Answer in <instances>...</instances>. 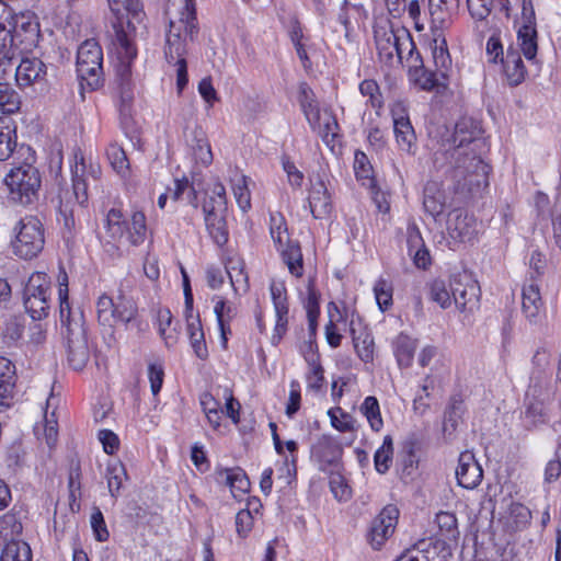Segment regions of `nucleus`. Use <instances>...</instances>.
I'll use <instances>...</instances> for the list:
<instances>
[{"label":"nucleus","instance_id":"obj_1","mask_svg":"<svg viewBox=\"0 0 561 561\" xmlns=\"http://www.w3.org/2000/svg\"><path fill=\"white\" fill-rule=\"evenodd\" d=\"M481 135V127L477 121L469 117L459 119L455 125L450 139L443 141L439 149L433 153L435 167L442 168V160H450V176L457 188L467 190L488 186V176L491 167L479 156L467 152L463 147L477 141Z\"/></svg>","mask_w":561,"mask_h":561},{"label":"nucleus","instance_id":"obj_2","mask_svg":"<svg viewBox=\"0 0 561 561\" xmlns=\"http://www.w3.org/2000/svg\"><path fill=\"white\" fill-rule=\"evenodd\" d=\"M39 22L35 13H9L0 22V67L11 64L20 54L31 51L41 38Z\"/></svg>","mask_w":561,"mask_h":561},{"label":"nucleus","instance_id":"obj_3","mask_svg":"<svg viewBox=\"0 0 561 561\" xmlns=\"http://www.w3.org/2000/svg\"><path fill=\"white\" fill-rule=\"evenodd\" d=\"M195 0H184L178 20H170L165 37L164 56L169 64L185 58L187 42H193L198 34Z\"/></svg>","mask_w":561,"mask_h":561},{"label":"nucleus","instance_id":"obj_4","mask_svg":"<svg viewBox=\"0 0 561 561\" xmlns=\"http://www.w3.org/2000/svg\"><path fill=\"white\" fill-rule=\"evenodd\" d=\"M60 333L65 340L68 364L75 370H82L89 362L90 348L84 318L80 309H76L73 316L68 317L67 320H60Z\"/></svg>","mask_w":561,"mask_h":561},{"label":"nucleus","instance_id":"obj_5","mask_svg":"<svg viewBox=\"0 0 561 561\" xmlns=\"http://www.w3.org/2000/svg\"><path fill=\"white\" fill-rule=\"evenodd\" d=\"M115 33L114 45L119 64L116 69L117 82L121 91L123 110L133 100L131 90V61L137 57V48L123 26L119 18L113 23Z\"/></svg>","mask_w":561,"mask_h":561},{"label":"nucleus","instance_id":"obj_6","mask_svg":"<svg viewBox=\"0 0 561 561\" xmlns=\"http://www.w3.org/2000/svg\"><path fill=\"white\" fill-rule=\"evenodd\" d=\"M4 183L13 202L27 206L38 201L42 176L33 164L23 163L11 169L4 178Z\"/></svg>","mask_w":561,"mask_h":561},{"label":"nucleus","instance_id":"obj_7","mask_svg":"<svg viewBox=\"0 0 561 561\" xmlns=\"http://www.w3.org/2000/svg\"><path fill=\"white\" fill-rule=\"evenodd\" d=\"M11 248L14 255L23 260L36 257L45 244V229L35 216L21 218L13 228Z\"/></svg>","mask_w":561,"mask_h":561},{"label":"nucleus","instance_id":"obj_8","mask_svg":"<svg viewBox=\"0 0 561 561\" xmlns=\"http://www.w3.org/2000/svg\"><path fill=\"white\" fill-rule=\"evenodd\" d=\"M103 51L95 39L84 41L77 51V73L81 88L95 91L103 85Z\"/></svg>","mask_w":561,"mask_h":561},{"label":"nucleus","instance_id":"obj_9","mask_svg":"<svg viewBox=\"0 0 561 561\" xmlns=\"http://www.w3.org/2000/svg\"><path fill=\"white\" fill-rule=\"evenodd\" d=\"M51 280L43 272L33 273L23 290V304L33 320H42L49 314Z\"/></svg>","mask_w":561,"mask_h":561},{"label":"nucleus","instance_id":"obj_10","mask_svg":"<svg viewBox=\"0 0 561 561\" xmlns=\"http://www.w3.org/2000/svg\"><path fill=\"white\" fill-rule=\"evenodd\" d=\"M73 160L75 163L71 165L72 192L77 204L82 206L88 202V188L91 181L96 184L102 170L99 162L93 161L91 157L87 160L79 148L73 150Z\"/></svg>","mask_w":561,"mask_h":561},{"label":"nucleus","instance_id":"obj_11","mask_svg":"<svg viewBox=\"0 0 561 561\" xmlns=\"http://www.w3.org/2000/svg\"><path fill=\"white\" fill-rule=\"evenodd\" d=\"M450 291L456 307L461 312H473L479 308L481 289L471 274L460 273L451 277Z\"/></svg>","mask_w":561,"mask_h":561},{"label":"nucleus","instance_id":"obj_12","mask_svg":"<svg viewBox=\"0 0 561 561\" xmlns=\"http://www.w3.org/2000/svg\"><path fill=\"white\" fill-rule=\"evenodd\" d=\"M399 510L396 505L388 504L371 520L367 541L374 550H380L385 542L393 535L398 524Z\"/></svg>","mask_w":561,"mask_h":561},{"label":"nucleus","instance_id":"obj_13","mask_svg":"<svg viewBox=\"0 0 561 561\" xmlns=\"http://www.w3.org/2000/svg\"><path fill=\"white\" fill-rule=\"evenodd\" d=\"M206 229L214 242L222 247L228 242L229 231L227 227L226 214L227 207H224L221 201H217L214 206H203Z\"/></svg>","mask_w":561,"mask_h":561},{"label":"nucleus","instance_id":"obj_14","mask_svg":"<svg viewBox=\"0 0 561 561\" xmlns=\"http://www.w3.org/2000/svg\"><path fill=\"white\" fill-rule=\"evenodd\" d=\"M407 550L413 553L417 561H448L451 557L450 543L436 537L420 539Z\"/></svg>","mask_w":561,"mask_h":561},{"label":"nucleus","instance_id":"obj_15","mask_svg":"<svg viewBox=\"0 0 561 561\" xmlns=\"http://www.w3.org/2000/svg\"><path fill=\"white\" fill-rule=\"evenodd\" d=\"M482 478L483 470L477 461L474 454L469 450L461 453L456 468L458 485L463 489L472 490L481 483Z\"/></svg>","mask_w":561,"mask_h":561},{"label":"nucleus","instance_id":"obj_16","mask_svg":"<svg viewBox=\"0 0 561 561\" xmlns=\"http://www.w3.org/2000/svg\"><path fill=\"white\" fill-rule=\"evenodd\" d=\"M311 458L317 461L319 470L325 471L329 467L339 462L342 456V447L329 435H322L311 446Z\"/></svg>","mask_w":561,"mask_h":561},{"label":"nucleus","instance_id":"obj_17","mask_svg":"<svg viewBox=\"0 0 561 561\" xmlns=\"http://www.w3.org/2000/svg\"><path fill=\"white\" fill-rule=\"evenodd\" d=\"M47 76V66L39 58H22L15 69V80L20 88L31 87L33 84L45 83Z\"/></svg>","mask_w":561,"mask_h":561},{"label":"nucleus","instance_id":"obj_18","mask_svg":"<svg viewBox=\"0 0 561 561\" xmlns=\"http://www.w3.org/2000/svg\"><path fill=\"white\" fill-rule=\"evenodd\" d=\"M308 203L310 211L316 219L327 218L332 213V197L321 176H318L314 182H311Z\"/></svg>","mask_w":561,"mask_h":561},{"label":"nucleus","instance_id":"obj_19","mask_svg":"<svg viewBox=\"0 0 561 561\" xmlns=\"http://www.w3.org/2000/svg\"><path fill=\"white\" fill-rule=\"evenodd\" d=\"M459 0H430L431 31L433 35L442 36L449 26L453 16L458 12Z\"/></svg>","mask_w":561,"mask_h":561},{"label":"nucleus","instance_id":"obj_20","mask_svg":"<svg viewBox=\"0 0 561 561\" xmlns=\"http://www.w3.org/2000/svg\"><path fill=\"white\" fill-rule=\"evenodd\" d=\"M447 232L456 242L469 241L474 232V219L462 209H454L448 214Z\"/></svg>","mask_w":561,"mask_h":561},{"label":"nucleus","instance_id":"obj_21","mask_svg":"<svg viewBox=\"0 0 561 561\" xmlns=\"http://www.w3.org/2000/svg\"><path fill=\"white\" fill-rule=\"evenodd\" d=\"M543 301L539 286L535 282L525 284L522 290V312L530 324H538L542 319Z\"/></svg>","mask_w":561,"mask_h":561},{"label":"nucleus","instance_id":"obj_22","mask_svg":"<svg viewBox=\"0 0 561 561\" xmlns=\"http://www.w3.org/2000/svg\"><path fill=\"white\" fill-rule=\"evenodd\" d=\"M376 48L381 62L392 66L397 56L398 30H382L375 32Z\"/></svg>","mask_w":561,"mask_h":561},{"label":"nucleus","instance_id":"obj_23","mask_svg":"<svg viewBox=\"0 0 561 561\" xmlns=\"http://www.w3.org/2000/svg\"><path fill=\"white\" fill-rule=\"evenodd\" d=\"M15 387V366L5 357H0V412L10 407Z\"/></svg>","mask_w":561,"mask_h":561},{"label":"nucleus","instance_id":"obj_24","mask_svg":"<svg viewBox=\"0 0 561 561\" xmlns=\"http://www.w3.org/2000/svg\"><path fill=\"white\" fill-rule=\"evenodd\" d=\"M501 62L503 64L510 85H518L525 80L527 71L518 50L510 47Z\"/></svg>","mask_w":561,"mask_h":561},{"label":"nucleus","instance_id":"obj_25","mask_svg":"<svg viewBox=\"0 0 561 561\" xmlns=\"http://www.w3.org/2000/svg\"><path fill=\"white\" fill-rule=\"evenodd\" d=\"M18 146L16 124L9 117H0V162L8 160Z\"/></svg>","mask_w":561,"mask_h":561},{"label":"nucleus","instance_id":"obj_26","mask_svg":"<svg viewBox=\"0 0 561 561\" xmlns=\"http://www.w3.org/2000/svg\"><path fill=\"white\" fill-rule=\"evenodd\" d=\"M393 130L400 149L414 154L416 150V136L409 117L401 116L394 118Z\"/></svg>","mask_w":561,"mask_h":561},{"label":"nucleus","instance_id":"obj_27","mask_svg":"<svg viewBox=\"0 0 561 561\" xmlns=\"http://www.w3.org/2000/svg\"><path fill=\"white\" fill-rule=\"evenodd\" d=\"M213 300H216L214 312L216 314L220 330L221 344L224 348H226L228 343V335L231 334L229 323L236 317L237 309L221 297H215Z\"/></svg>","mask_w":561,"mask_h":561},{"label":"nucleus","instance_id":"obj_28","mask_svg":"<svg viewBox=\"0 0 561 561\" xmlns=\"http://www.w3.org/2000/svg\"><path fill=\"white\" fill-rule=\"evenodd\" d=\"M187 321V333L190 336L192 348L195 355L201 359H206L208 357V350L205 342L204 331L202 327V322L199 316H194L192 313V318H186Z\"/></svg>","mask_w":561,"mask_h":561},{"label":"nucleus","instance_id":"obj_29","mask_svg":"<svg viewBox=\"0 0 561 561\" xmlns=\"http://www.w3.org/2000/svg\"><path fill=\"white\" fill-rule=\"evenodd\" d=\"M277 250L280 252L283 262L287 265L289 273L296 277H301L304 273V261L299 242H287V244Z\"/></svg>","mask_w":561,"mask_h":561},{"label":"nucleus","instance_id":"obj_30","mask_svg":"<svg viewBox=\"0 0 561 561\" xmlns=\"http://www.w3.org/2000/svg\"><path fill=\"white\" fill-rule=\"evenodd\" d=\"M410 79L423 91H433L439 88L446 89V80H443L437 71H432L425 66L419 70H409Z\"/></svg>","mask_w":561,"mask_h":561},{"label":"nucleus","instance_id":"obj_31","mask_svg":"<svg viewBox=\"0 0 561 561\" xmlns=\"http://www.w3.org/2000/svg\"><path fill=\"white\" fill-rule=\"evenodd\" d=\"M298 101L309 124H316L320 118V110L313 90L306 82L299 84Z\"/></svg>","mask_w":561,"mask_h":561},{"label":"nucleus","instance_id":"obj_32","mask_svg":"<svg viewBox=\"0 0 561 561\" xmlns=\"http://www.w3.org/2000/svg\"><path fill=\"white\" fill-rule=\"evenodd\" d=\"M351 335L354 344V348L358 357L365 362H371L374 358V337L366 330L363 329L359 332L354 328V321H351Z\"/></svg>","mask_w":561,"mask_h":561},{"label":"nucleus","instance_id":"obj_33","mask_svg":"<svg viewBox=\"0 0 561 561\" xmlns=\"http://www.w3.org/2000/svg\"><path fill=\"white\" fill-rule=\"evenodd\" d=\"M433 60L436 68L437 73L443 80H447L448 70L451 67V58L448 51L447 42L445 37L442 35H433Z\"/></svg>","mask_w":561,"mask_h":561},{"label":"nucleus","instance_id":"obj_34","mask_svg":"<svg viewBox=\"0 0 561 561\" xmlns=\"http://www.w3.org/2000/svg\"><path fill=\"white\" fill-rule=\"evenodd\" d=\"M288 36L290 42L293 43L296 54L304 67L305 70H311L312 61L308 56V51L306 48V44L304 43L305 34L302 31V26L297 19H293L288 28Z\"/></svg>","mask_w":561,"mask_h":561},{"label":"nucleus","instance_id":"obj_35","mask_svg":"<svg viewBox=\"0 0 561 561\" xmlns=\"http://www.w3.org/2000/svg\"><path fill=\"white\" fill-rule=\"evenodd\" d=\"M217 481L230 486L232 493L234 491L247 493L250 489V480L241 468L219 470Z\"/></svg>","mask_w":561,"mask_h":561},{"label":"nucleus","instance_id":"obj_36","mask_svg":"<svg viewBox=\"0 0 561 561\" xmlns=\"http://www.w3.org/2000/svg\"><path fill=\"white\" fill-rule=\"evenodd\" d=\"M436 524L438 526V539L447 542L457 541L459 537L458 523L456 515L450 512H439L436 514Z\"/></svg>","mask_w":561,"mask_h":561},{"label":"nucleus","instance_id":"obj_37","mask_svg":"<svg viewBox=\"0 0 561 561\" xmlns=\"http://www.w3.org/2000/svg\"><path fill=\"white\" fill-rule=\"evenodd\" d=\"M538 33L536 25H522L517 32V39L524 56L528 60L535 59L538 50Z\"/></svg>","mask_w":561,"mask_h":561},{"label":"nucleus","instance_id":"obj_38","mask_svg":"<svg viewBox=\"0 0 561 561\" xmlns=\"http://www.w3.org/2000/svg\"><path fill=\"white\" fill-rule=\"evenodd\" d=\"M125 233L130 244L137 247L144 243L147 234L146 216L142 211H134L127 221Z\"/></svg>","mask_w":561,"mask_h":561},{"label":"nucleus","instance_id":"obj_39","mask_svg":"<svg viewBox=\"0 0 561 561\" xmlns=\"http://www.w3.org/2000/svg\"><path fill=\"white\" fill-rule=\"evenodd\" d=\"M394 355L399 366L409 367L412 364L416 348L415 341L405 334H399L393 342Z\"/></svg>","mask_w":561,"mask_h":561},{"label":"nucleus","instance_id":"obj_40","mask_svg":"<svg viewBox=\"0 0 561 561\" xmlns=\"http://www.w3.org/2000/svg\"><path fill=\"white\" fill-rule=\"evenodd\" d=\"M270 233L276 249L283 248L287 242H291L285 217L280 213H271Z\"/></svg>","mask_w":561,"mask_h":561},{"label":"nucleus","instance_id":"obj_41","mask_svg":"<svg viewBox=\"0 0 561 561\" xmlns=\"http://www.w3.org/2000/svg\"><path fill=\"white\" fill-rule=\"evenodd\" d=\"M393 458V439L390 435L383 437L382 445L374 455V465L378 473L385 474L392 463Z\"/></svg>","mask_w":561,"mask_h":561},{"label":"nucleus","instance_id":"obj_42","mask_svg":"<svg viewBox=\"0 0 561 561\" xmlns=\"http://www.w3.org/2000/svg\"><path fill=\"white\" fill-rule=\"evenodd\" d=\"M21 103V96L14 88L0 82V112L5 115L14 114L20 110Z\"/></svg>","mask_w":561,"mask_h":561},{"label":"nucleus","instance_id":"obj_43","mask_svg":"<svg viewBox=\"0 0 561 561\" xmlns=\"http://www.w3.org/2000/svg\"><path fill=\"white\" fill-rule=\"evenodd\" d=\"M359 411L365 415L374 432L381 431L383 427V421L380 413L379 402L376 397H366L364 402L360 404Z\"/></svg>","mask_w":561,"mask_h":561},{"label":"nucleus","instance_id":"obj_44","mask_svg":"<svg viewBox=\"0 0 561 561\" xmlns=\"http://www.w3.org/2000/svg\"><path fill=\"white\" fill-rule=\"evenodd\" d=\"M1 561H32V550L25 541L10 540L2 550Z\"/></svg>","mask_w":561,"mask_h":561},{"label":"nucleus","instance_id":"obj_45","mask_svg":"<svg viewBox=\"0 0 561 561\" xmlns=\"http://www.w3.org/2000/svg\"><path fill=\"white\" fill-rule=\"evenodd\" d=\"M58 282V298H59V320L68 319L73 316L75 311L69 302V288H68V275L61 267L57 277Z\"/></svg>","mask_w":561,"mask_h":561},{"label":"nucleus","instance_id":"obj_46","mask_svg":"<svg viewBox=\"0 0 561 561\" xmlns=\"http://www.w3.org/2000/svg\"><path fill=\"white\" fill-rule=\"evenodd\" d=\"M127 220L121 209L111 208L105 217L106 233L113 240L121 239L125 234Z\"/></svg>","mask_w":561,"mask_h":561},{"label":"nucleus","instance_id":"obj_47","mask_svg":"<svg viewBox=\"0 0 561 561\" xmlns=\"http://www.w3.org/2000/svg\"><path fill=\"white\" fill-rule=\"evenodd\" d=\"M127 478L126 469L121 461H114L107 465L106 479L111 495L117 497L122 488L123 480Z\"/></svg>","mask_w":561,"mask_h":561},{"label":"nucleus","instance_id":"obj_48","mask_svg":"<svg viewBox=\"0 0 561 561\" xmlns=\"http://www.w3.org/2000/svg\"><path fill=\"white\" fill-rule=\"evenodd\" d=\"M430 298L434 302L438 304L443 309H447L451 306V291L449 284L447 285L444 279H434L428 285Z\"/></svg>","mask_w":561,"mask_h":561},{"label":"nucleus","instance_id":"obj_49","mask_svg":"<svg viewBox=\"0 0 561 561\" xmlns=\"http://www.w3.org/2000/svg\"><path fill=\"white\" fill-rule=\"evenodd\" d=\"M331 425L341 433L354 432L355 420L354 417L344 412L341 408L330 409L328 411Z\"/></svg>","mask_w":561,"mask_h":561},{"label":"nucleus","instance_id":"obj_50","mask_svg":"<svg viewBox=\"0 0 561 561\" xmlns=\"http://www.w3.org/2000/svg\"><path fill=\"white\" fill-rule=\"evenodd\" d=\"M392 284L387 279L379 278L374 285L375 298L381 311H386L392 306Z\"/></svg>","mask_w":561,"mask_h":561},{"label":"nucleus","instance_id":"obj_51","mask_svg":"<svg viewBox=\"0 0 561 561\" xmlns=\"http://www.w3.org/2000/svg\"><path fill=\"white\" fill-rule=\"evenodd\" d=\"M58 221L62 225V238L67 241L73 238L76 221L73 217V208L69 202L59 205Z\"/></svg>","mask_w":561,"mask_h":561},{"label":"nucleus","instance_id":"obj_52","mask_svg":"<svg viewBox=\"0 0 561 561\" xmlns=\"http://www.w3.org/2000/svg\"><path fill=\"white\" fill-rule=\"evenodd\" d=\"M115 302L112 297L102 295L96 302V314L99 323L113 327L114 324Z\"/></svg>","mask_w":561,"mask_h":561},{"label":"nucleus","instance_id":"obj_53","mask_svg":"<svg viewBox=\"0 0 561 561\" xmlns=\"http://www.w3.org/2000/svg\"><path fill=\"white\" fill-rule=\"evenodd\" d=\"M305 359L311 367V370L307 376L308 386L313 390H319L324 382V370L321 364L319 363V356H316L314 354L309 356L308 354L305 353Z\"/></svg>","mask_w":561,"mask_h":561},{"label":"nucleus","instance_id":"obj_54","mask_svg":"<svg viewBox=\"0 0 561 561\" xmlns=\"http://www.w3.org/2000/svg\"><path fill=\"white\" fill-rule=\"evenodd\" d=\"M23 530L22 522L14 510L8 512L0 518V533L4 534L5 537L12 539L21 535Z\"/></svg>","mask_w":561,"mask_h":561},{"label":"nucleus","instance_id":"obj_55","mask_svg":"<svg viewBox=\"0 0 561 561\" xmlns=\"http://www.w3.org/2000/svg\"><path fill=\"white\" fill-rule=\"evenodd\" d=\"M398 39L397 58L398 61L402 64L403 59L405 58V53L408 57H413V54L416 53V45L410 32L404 27L398 30Z\"/></svg>","mask_w":561,"mask_h":561},{"label":"nucleus","instance_id":"obj_56","mask_svg":"<svg viewBox=\"0 0 561 561\" xmlns=\"http://www.w3.org/2000/svg\"><path fill=\"white\" fill-rule=\"evenodd\" d=\"M354 172L357 180L374 181V170L365 152L356 150L354 159Z\"/></svg>","mask_w":561,"mask_h":561},{"label":"nucleus","instance_id":"obj_57","mask_svg":"<svg viewBox=\"0 0 561 561\" xmlns=\"http://www.w3.org/2000/svg\"><path fill=\"white\" fill-rule=\"evenodd\" d=\"M531 379L540 380L550 366V354L545 348H538L533 356Z\"/></svg>","mask_w":561,"mask_h":561},{"label":"nucleus","instance_id":"obj_58","mask_svg":"<svg viewBox=\"0 0 561 561\" xmlns=\"http://www.w3.org/2000/svg\"><path fill=\"white\" fill-rule=\"evenodd\" d=\"M107 158L110 160L111 165L117 173H126V171L129 168L128 159L125 151L121 147L116 145L110 146V148L107 149Z\"/></svg>","mask_w":561,"mask_h":561},{"label":"nucleus","instance_id":"obj_59","mask_svg":"<svg viewBox=\"0 0 561 561\" xmlns=\"http://www.w3.org/2000/svg\"><path fill=\"white\" fill-rule=\"evenodd\" d=\"M137 313V309L133 301L121 298L115 304L114 322L128 323Z\"/></svg>","mask_w":561,"mask_h":561},{"label":"nucleus","instance_id":"obj_60","mask_svg":"<svg viewBox=\"0 0 561 561\" xmlns=\"http://www.w3.org/2000/svg\"><path fill=\"white\" fill-rule=\"evenodd\" d=\"M90 523L95 539L100 542L106 541L110 537V533L107 530L104 516L99 507L93 508Z\"/></svg>","mask_w":561,"mask_h":561},{"label":"nucleus","instance_id":"obj_61","mask_svg":"<svg viewBox=\"0 0 561 561\" xmlns=\"http://www.w3.org/2000/svg\"><path fill=\"white\" fill-rule=\"evenodd\" d=\"M510 516L516 528L523 529L530 523L531 512L522 503H512L510 506Z\"/></svg>","mask_w":561,"mask_h":561},{"label":"nucleus","instance_id":"obj_62","mask_svg":"<svg viewBox=\"0 0 561 561\" xmlns=\"http://www.w3.org/2000/svg\"><path fill=\"white\" fill-rule=\"evenodd\" d=\"M359 91L363 96H368V101L370 102L373 107L380 108L382 106L379 85L375 80H364L359 84Z\"/></svg>","mask_w":561,"mask_h":561},{"label":"nucleus","instance_id":"obj_63","mask_svg":"<svg viewBox=\"0 0 561 561\" xmlns=\"http://www.w3.org/2000/svg\"><path fill=\"white\" fill-rule=\"evenodd\" d=\"M561 478V436L558 439L554 458L551 459L545 470V481L553 482Z\"/></svg>","mask_w":561,"mask_h":561},{"label":"nucleus","instance_id":"obj_64","mask_svg":"<svg viewBox=\"0 0 561 561\" xmlns=\"http://www.w3.org/2000/svg\"><path fill=\"white\" fill-rule=\"evenodd\" d=\"M148 379L153 396H157L163 385L164 368L161 363H150L148 365Z\"/></svg>","mask_w":561,"mask_h":561}]
</instances>
